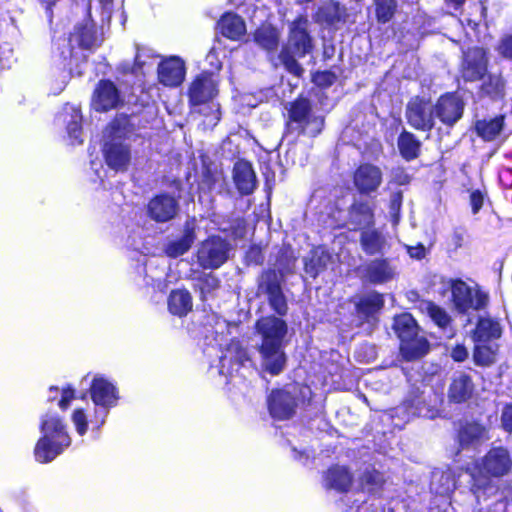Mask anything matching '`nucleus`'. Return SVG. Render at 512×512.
Segmentation results:
<instances>
[{"mask_svg": "<svg viewBox=\"0 0 512 512\" xmlns=\"http://www.w3.org/2000/svg\"><path fill=\"white\" fill-rule=\"evenodd\" d=\"M256 331L261 337L258 351L262 368L271 375H278L286 364L283 340L287 333V325L280 318L267 316L256 322Z\"/></svg>", "mask_w": 512, "mask_h": 512, "instance_id": "obj_1", "label": "nucleus"}, {"mask_svg": "<svg viewBox=\"0 0 512 512\" xmlns=\"http://www.w3.org/2000/svg\"><path fill=\"white\" fill-rule=\"evenodd\" d=\"M511 465L512 461L506 449L502 447L491 449L481 462H476L472 468H468L473 496L480 501L481 498L495 494L497 488L489 477L506 475Z\"/></svg>", "mask_w": 512, "mask_h": 512, "instance_id": "obj_2", "label": "nucleus"}, {"mask_svg": "<svg viewBox=\"0 0 512 512\" xmlns=\"http://www.w3.org/2000/svg\"><path fill=\"white\" fill-rule=\"evenodd\" d=\"M131 133L130 119L123 114L116 116L104 131V159L107 166L115 172H125L129 168L131 149L128 140Z\"/></svg>", "mask_w": 512, "mask_h": 512, "instance_id": "obj_3", "label": "nucleus"}, {"mask_svg": "<svg viewBox=\"0 0 512 512\" xmlns=\"http://www.w3.org/2000/svg\"><path fill=\"white\" fill-rule=\"evenodd\" d=\"M41 438L37 441L34 456L39 463H49L68 448L71 438L64 420L56 412H47L41 418Z\"/></svg>", "mask_w": 512, "mask_h": 512, "instance_id": "obj_4", "label": "nucleus"}, {"mask_svg": "<svg viewBox=\"0 0 512 512\" xmlns=\"http://www.w3.org/2000/svg\"><path fill=\"white\" fill-rule=\"evenodd\" d=\"M308 21L299 17L290 27L288 44L283 47L279 60L285 69L294 76L300 77L304 69L297 62L296 57L302 58L312 50V39L307 32Z\"/></svg>", "mask_w": 512, "mask_h": 512, "instance_id": "obj_5", "label": "nucleus"}, {"mask_svg": "<svg viewBox=\"0 0 512 512\" xmlns=\"http://www.w3.org/2000/svg\"><path fill=\"white\" fill-rule=\"evenodd\" d=\"M393 329L400 339V352L407 361L423 357L429 350V343L419 335V327L415 319L408 313L394 318Z\"/></svg>", "mask_w": 512, "mask_h": 512, "instance_id": "obj_6", "label": "nucleus"}, {"mask_svg": "<svg viewBox=\"0 0 512 512\" xmlns=\"http://www.w3.org/2000/svg\"><path fill=\"white\" fill-rule=\"evenodd\" d=\"M89 393L96 407L91 423L99 429L104 425L110 409L118 404L119 391L111 379L97 374L92 379Z\"/></svg>", "mask_w": 512, "mask_h": 512, "instance_id": "obj_7", "label": "nucleus"}, {"mask_svg": "<svg viewBox=\"0 0 512 512\" xmlns=\"http://www.w3.org/2000/svg\"><path fill=\"white\" fill-rule=\"evenodd\" d=\"M324 125V119L312 113L309 100L300 98L291 103L289 118L286 125L285 138L295 134L315 137Z\"/></svg>", "mask_w": 512, "mask_h": 512, "instance_id": "obj_8", "label": "nucleus"}, {"mask_svg": "<svg viewBox=\"0 0 512 512\" xmlns=\"http://www.w3.org/2000/svg\"><path fill=\"white\" fill-rule=\"evenodd\" d=\"M445 285L451 290L452 301L459 312H466L469 309L480 310L488 302L486 293L472 288L462 280H448Z\"/></svg>", "mask_w": 512, "mask_h": 512, "instance_id": "obj_9", "label": "nucleus"}, {"mask_svg": "<svg viewBox=\"0 0 512 512\" xmlns=\"http://www.w3.org/2000/svg\"><path fill=\"white\" fill-rule=\"evenodd\" d=\"M230 244L220 236L203 241L197 251V262L204 269H217L228 259Z\"/></svg>", "mask_w": 512, "mask_h": 512, "instance_id": "obj_10", "label": "nucleus"}, {"mask_svg": "<svg viewBox=\"0 0 512 512\" xmlns=\"http://www.w3.org/2000/svg\"><path fill=\"white\" fill-rule=\"evenodd\" d=\"M406 119L415 129L430 131L435 124L434 104L420 97L412 98L406 107Z\"/></svg>", "mask_w": 512, "mask_h": 512, "instance_id": "obj_11", "label": "nucleus"}, {"mask_svg": "<svg viewBox=\"0 0 512 512\" xmlns=\"http://www.w3.org/2000/svg\"><path fill=\"white\" fill-rule=\"evenodd\" d=\"M179 210L178 199L167 192L155 195L146 206L147 216L156 223H167L173 220L178 215Z\"/></svg>", "mask_w": 512, "mask_h": 512, "instance_id": "obj_12", "label": "nucleus"}, {"mask_svg": "<svg viewBox=\"0 0 512 512\" xmlns=\"http://www.w3.org/2000/svg\"><path fill=\"white\" fill-rule=\"evenodd\" d=\"M86 9L89 13V18L84 20L83 23L77 24L69 37V43L72 48L77 46L82 49H95L103 41L102 34L98 33L95 23L91 19V11L93 9L91 2L87 3Z\"/></svg>", "mask_w": 512, "mask_h": 512, "instance_id": "obj_13", "label": "nucleus"}, {"mask_svg": "<svg viewBox=\"0 0 512 512\" xmlns=\"http://www.w3.org/2000/svg\"><path fill=\"white\" fill-rule=\"evenodd\" d=\"M260 288L267 294L270 307L280 316L286 315L288 305L281 288V281L275 271L262 275Z\"/></svg>", "mask_w": 512, "mask_h": 512, "instance_id": "obj_14", "label": "nucleus"}, {"mask_svg": "<svg viewBox=\"0 0 512 512\" xmlns=\"http://www.w3.org/2000/svg\"><path fill=\"white\" fill-rule=\"evenodd\" d=\"M251 364L247 351L241 346L238 340H231L225 352L220 356V373L233 376L239 369L246 368Z\"/></svg>", "mask_w": 512, "mask_h": 512, "instance_id": "obj_15", "label": "nucleus"}, {"mask_svg": "<svg viewBox=\"0 0 512 512\" xmlns=\"http://www.w3.org/2000/svg\"><path fill=\"white\" fill-rule=\"evenodd\" d=\"M463 110V101L453 93L441 96L434 105L435 118L448 127L454 126L461 119Z\"/></svg>", "mask_w": 512, "mask_h": 512, "instance_id": "obj_16", "label": "nucleus"}, {"mask_svg": "<svg viewBox=\"0 0 512 512\" xmlns=\"http://www.w3.org/2000/svg\"><path fill=\"white\" fill-rule=\"evenodd\" d=\"M157 73L161 84L167 87H177L185 79V63L178 56L166 57L158 64Z\"/></svg>", "mask_w": 512, "mask_h": 512, "instance_id": "obj_17", "label": "nucleus"}, {"mask_svg": "<svg viewBox=\"0 0 512 512\" xmlns=\"http://www.w3.org/2000/svg\"><path fill=\"white\" fill-rule=\"evenodd\" d=\"M217 94V80L213 74L202 73L195 78L189 88V98L193 105L212 100Z\"/></svg>", "mask_w": 512, "mask_h": 512, "instance_id": "obj_18", "label": "nucleus"}, {"mask_svg": "<svg viewBox=\"0 0 512 512\" xmlns=\"http://www.w3.org/2000/svg\"><path fill=\"white\" fill-rule=\"evenodd\" d=\"M487 70V59L482 48L474 47L464 53L462 76L467 81L481 79Z\"/></svg>", "mask_w": 512, "mask_h": 512, "instance_id": "obj_19", "label": "nucleus"}, {"mask_svg": "<svg viewBox=\"0 0 512 512\" xmlns=\"http://www.w3.org/2000/svg\"><path fill=\"white\" fill-rule=\"evenodd\" d=\"M268 408L274 419L286 420L295 413L296 401L286 390H275L268 397Z\"/></svg>", "mask_w": 512, "mask_h": 512, "instance_id": "obj_20", "label": "nucleus"}, {"mask_svg": "<svg viewBox=\"0 0 512 512\" xmlns=\"http://www.w3.org/2000/svg\"><path fill=\"white\" fill-rule=\"evenodd\" d=\"M382 183V171L372 164L360 165L354 173V185L362 194L375 192Z\"/></svg>", "mask_w": 512, "mask_h": 512, "instance_id": "obj_21", "label": "nucleus"}, {"mask_svg": "<svg viewBox=\"0 0 512 512\" xmlns=\"http://www.w3.org/2000/svg\"><path fill=\"white\" fill-rule=\"evenodd\" d=\"M119 103L120 95L116 86L111 81H100L93 94V108L104 112L116 108Z\"/></svg>", "mask_w": 512, "mask_h": 512, "instance_id": "obj_22", "label": "nucleus"}, {"mask_svg": "<svg viewBox=\"0 0 512 512\" xmlns=\"http://www.w3.org/2000/svg\"><path fill=\"white\" fill-rule=\"evenodd\" d=\"M81 120L80 110L71 105H65L55 119L58 125H65L72 144L82 143Z\"/></svg>", "mask_w": 512, "mask_h": 512, "instance_id": "obj_23", "label": "nucleus"}, {"mask_svg": "<svg viewBox=\"0 0 512 512\" xmlns=\"http://www.w3.org/2000/svg\"><path fill=\"white\" fill-rule=\"evenodd\" d=\"M474 383L469 374L456 372L453 374L449 389L448 398L455 403L467 401L474 392Z\"/></svg>", "mask_w": 512, "mask_h": 512, "instance_id": "obj_24", "label": "nucleus"}, {"mask_svg": "<svg viewBox=\"0 0 512 512\" xmlns=\"http://www.w3.org/2000/svg\"><path fill=\"white\" fill-rule=\"evenodd\" d=\"M233 180L238 191L243 195L251 194L256 188V175L252 165L247 161H237L233 168Z\"/></svg>", "mask_w": 512, "mask_h": 512, "instance_id": "obj_25", "label": "nucleus"}, {"mask_svg": "<svg viewBox=\"0 0 512 512\" xmlns=\"http://www.w3.org/2000/svg\"><path fill=\"white\" fill-rule=\"evenodd\" d=\"M374 209L367 200L355 199L348 210V223L353 229L369 226L373 223Z\"/></svg>", "mask_w": 512, "mask_h": 512, "instance_id": "obj_26", "label": "nucleus"}, {"mask_svg": "<svg viewBox=\"0 0 512 512\" xmlns=\"http://www.w3.org/2000/svg\"><path fill=\"white\" fill-rule=\"evenodd\" d=\"M502 328L500 323L489 316L479 317L472 334L475 343H485L500 338Z\"/></svg>", "mask_w": 512, "mask_h": 512, "instance_id": "obj_27", "label": "nucleus"}, {"mask_svg": "<svg viewBox=\"0 0 512 512\" xmlns=\"http://www.w3.org/2000/svg\"><path fill=\"white\" fill-rule=\"evenodd\" d=\"M395 268L387 260H373L365 267V277L373 284H382L392 280Z\"/></svg>", "mask_w": 512, "mask_h": 512, "instance_id": "obj_28", "label": "nucleus"}, {"mask_svg": "<svg viewBox=\"0 0 512 512\" xmlns=\"http://www.w3.org/2000/svg\"><path fill=\"white\" fill-rule=\"evenodd\" d=\"M195 238L194 229L189 224H186L180 237L167 241L164 251L168 257L177 258L191 248Z\"/></svg>", "mask_w": 512, "mask_h": 512, "instance_id": "obj_29", "label": "nucleus"}, {"mask_svg": "<svg viewBox=\"0 0 512 512\" xmlns=\"http://www.w3.org/2000/svg\"><path fill=\"white\" fill-rule=\"evenodd\" d=\"M333 262V255L324 246L315 247L310 257L305 260V271L315 278L321 271L326 269Z\"/></svg>", "mask_w": 512, "mask_h": 512, "instance_id": "obj_30", "label": "nucleus"}, {"mask_svg": "<svg viewBox=\"0 0 512 512\" xmlns=\"http://www.w3.org/2000/svg\"><path fill=\"white\" fill-rule=\"evenodd\" d=\"M352 483V476L344 466L330 468L324 478V485L327 489H334L338 492H345Z\"/></svg>", "mask_w": 512, "mask_h": 512, "instance_id": "obj_31", "label": "nucleus"}, {"mask_svg": "<svg viewBox=\"0 0 512 512\" xmlns=\"http://www.w3.org/2000/svg\"><path fill=\"white\" fill-rule=\"evenodd\" d=\"M218 26L222 35L231 40H239L246 32L243 19L233 13L224 14L219 20Z\"/></svg>", "mask_w": 512, "mask_h": 512, "instance_id": "obj_32", "label": "nucleus"}, {"mask_svg": "<svg viewBox=\"0 0 512 512\" xmlns=\"http://www.w3.org/2000/svg\"><path fill=\"white\" fill-rule=\"evenodd\" d=\"M504 115H497L493 118L478 120L475 123V130L479 137L485 141H493L500 135L504 127Z\"/></svg>", "mask_w": 512, "mask_h": 512, "instance_id": "obj_33", "label": "nucleus"}, {"mask_svg": "<svg viewBox=\"0 0 512 512\" xmlns=\"http://www.w3.org/2000/svg\"><path fill=\"white\" fill-rule=\"evenodd\" d=\"M169 311L177 316H184L192 309V297L187 290H174L168 298Z\"/></svg>", "mask_w": 512, "mask_h": 512, "instance_id": "obj_34", "label": "nucleus"}, {"mask_svg": "<svg viewBox=\"0 0 512 512\" xmlns=\"http://www.w3.org/2000/svg\"><path fill=\"white\" fill-rule=\"evenodd\" d=\"M487 439L486 429L478 423H468L459 431V443L462 448L478 444Z\"/></svg>", "mask_w": 512, "mask_h": 512, "instance_id": "obj_35", "label": "nucleus"}, {"mask_svg": "<svg viewBox=\"0 0 512 512\" xmlns=\"http://www.w3.org/2000/svg\"><path fill=\"white\" fill-rule=\"evenodd\" d=\"M254 40L263 49L273 51L279 44V32L270 25H264L256 30Z\"/></svg>", "mask_w": 512, "mask_h": 512, "instance_id": "obj_36", "label": "nucleus"}, {"mask_svg": "<svg viewBox=\"0 0 512 512\" xmlns=\"http://www.w3.org/2000/svg\"><path fill=\"white\" fill-rule=\"evenodd\" d=\"M420 309L422 312L426 313L439 328L446 330L450 326L451 317L449 314L433 302L423 301L420 304Z\"/></svg>", "mask_w": 512, "mask_h": 512, "instance_id": "obj_37", "label": "nucleus"}, {"mask_svg": "<svg viewBox=\"0 0 512 512\" xmlns=\"http://www.w3.org/2000/svg\"><path fill=\"white\" fill-rule=\"evenodd\" d=\"M481 92L493 100L503 99L505 96V82L500 75H489L481 85Z\"/></svg>", "mask_w": 512, "mask_h": 512, "instance_id": "obj_38", "label": "nucleus"}, {"mask_svg": "<svg viewBox=\"0 0 512 512\" xmlns=\"http://www.w3.org/2000/svg\"><path fill=\"white\" fill-rule=\"evenodd\" d=\"M398 148L406 160L415 159L420 150V142L409 132H403L398 138Z\"/></svg>", "mask_w": 512, "mask_h": 512, "instance_id": "obj_39", "label": "nucleus"}, {"mask_svg": "<svg viewBox=\"0 0 512 512\" xmlns=\"http://www.w3.org/2000/svg\"><path fill=\"white\" fill-rule=\"evenodd\" d=\"M360 241L363 250L370 255L380 253L384 246V238L374 230L363 231Z\"/></svg>", "mask_w": 512, "mask_h": 512, "instance_id": "obj_40", "label": "nucleus"}, {"mask_svg": "<svg viewBox=\"0 0 512 512\" xmlns=\"http://www.w3.org/2000/svg\"><path fill=\"white\" fill-rule=\"evenodd\" d=\"M383 305V296L377 292H372L362 297L357 307L359 312L370 316L379 311Z\"/></svg>", "mask_w": 512, "mask_h": 512, "instance_id": "obj_41", "label": "nucleus"}, {"mask_svg": "<svg viewBox=\"0 0 512 512\" xmlns=\"http://www.w3.org/2000/svg\"><path fill=\"white\" fill-rule=\"evenodd\" d=\"M496 349L493 346L477 343L473 358L474 362L479 366H489L495 362Z\"/></svg>", "mask_w": 512, "mask_h": 512, "instance_id": "obj_42", "label": "nucleus"}, {"mask_svg": "<svg viewBox=\"0 0 512 512\" xmlns=\"http://www.w3.org/2000/svg\"><path fill=\"white\" fill-rule=\"evenodd\" d=\"M383 484V476L380 472L372 469L366 470L361 479V486L363 490H367L369 493L375 492Z\"/></svg>", "mask_w": 512, "mask_h": 512, "instance_id": "obj_43", "label": "nucleus"}, {"mask_svg": "<svg viewBox=\"0 0 512 512\" xmlns=\"http://www.w3.org/2000/svg\"><path fill=\"white\" fill-rule=\"evenodd\" d=\"M219 286L218 278L212 273L203 274L197 280V287L199 288L202 298L204 299L206 295L212 293Z\"/></svg>", "mask_w": 512, "mask_h": 512, "instance_id": "obj_44", "label": "nucleus"}, {"mask_svg": "<svg viewBox=\"0 0 512 512\" xmlns=\"http://www.w3.org/2000/svg\"><path fill=\"white\" fill-rule=\"evenodd\" d=\"M71 421L78 435L83 436L88 430V417L84 409L77 408L72 412Z\"/></svg>", "mask_w": 512, "mask_h": 512, "instance_id": "obj_45", "label": "nucleus"}, {"mask_svg": "<svg viewBox=\"0 0 512 512\" xmlns=\"http://www.w3.org/2000/svg\"><path fill=\"white\" fill-rule=\"evenodd\" d=\"M440 487H435V481L433 480L432 486L436 493L440 495H449L455 489V481L450 472H443L439 477Z\"/></svg>", "mask_w": 512, "mask_h": 512, "instance_id": "obj_46", "label": "nucleus"}, {"mask_svg": "<svg viewBox=\"0 0 512 512\" xmlns=\"http://www.w3.org/2000/svg\"><path fill=\"white\" fill-rule=\"evenodd\" d=\"M355 512H392V510L389 508L386 511L383 508L382 501L373 497L363 500L360 505H357Z\"/></svg>", "mask_w": 512, "mask_h": 512, "instance_id": "obj_47", "label": "nucleus"}, {"mask_svg": "<svg viewBox=\"0 0 512 512\" xmlns=\"http://www.w3.org/2000/svg\"><path fill=\"white\" fill-rule=\"evenodd\" d=\"M70 79V72L67 70H62L59 72L54 79L51 80V88L50 92L54 95L60 94L64 88L66 87L68 81Z\"/></svg>", "mask_w": 512, "mask_h": 512, "instance_id": "obj_48", "label": "nucleus"}, {"mask_svg": "<svg viewBox=\"0 0 512 512\" xmlns=\"http://www.w3.org/2000/svg\"><path fill=\"white\" fill-rule=\"evenodd\" d=\"M395 11V2H377L376 14L380 22H387Z\"/></svg>", "mask_w": 512, "mask_h": 512, "instance_id": "obj_49", "label": "nucleus"}, {"mask_svg": "<svg viewBox=\"0 0 512 512\" xmlns=\"http://www.w3.org/2000/svg\"><path fill=\"white\" fill-rule=\"evenodd\" d=\"M149 58H151V51L149 49L137 48L135 64L134 67L132 68V72L136 73L137 70L142 69L145 65H147Z\"/></svg>", "mask_w": 512, "mask_h": 512, "instance_id": "obj_50", "label": "nucleus"}, {"mask_svg": "<svg viewBox=\"0 0 512 512\" xmlns=\"http://www.w3.org/2000/svg\"><path fill=\"white\" fill-rule=\"evenodd\" d=\"M60 393L61 397L58 401V406L62 410H66L70 406L72 400L75 398V390L70 386H67L62 388Z\"/></svg>", "mask_w": 512, "mask_h": 512, "instance_id": "obj_51", "label": "nucleus"}, {"mask_svg": "<svg viewBox=\"0 0 512 512\" xmlns=\"http://www.w3.org/2000/svg\"><path fill=\"white\" fill-rule=\"evenodd\" d=\"M402 204V194L394 193L390 198V215L396 223L399 219V212Z\"/></svg>", "mask_w": 512, "mask_h": 512, "instance_id": "obj_52", "label": "nucleus"}, {"mask_svg": "<svg viewBox=\"0 0 512 512\" xmlns=\"http://www.w3.org/2000/svg\"><path fill=\"white\" fill-rule=\"evenodd\" d=\"M501 425L507 432H512V403L506 405L501 414Z\"/></svg>", "mask_w": 512, "mask_h": 512, "instance_id": "obj_53", "label": "nucleus"}, {"mask_svg": "<svg viewBox=\"0 0 512 512\" xmlns=\"http://www.w3.org/2000/svg\"><path fill=\"white\" fill-rule=\"evenodd\" d=\"M246 260L249 264H261L264 260L261 248L252 246L246 253Z\"/></svg>", "mask_w": 512, "mask_h": 512, "instance_id": "obj_54", "label": "nucleus"}, {"mask_svg": "<svg viewBox=\"0 0 512 512\" xmlns=\"http://www.w3.org/2000/svg\"><path fill=\"white\" fill-rule=\"evenodd\" d=\"M498 50L504 57L512 59V33L502 38Z\"/></svg>", "mask_w": 512, "mask_h": 512, "instance_id": "obj_55", "label": "nucleus"}, {"mask_svg": "<svg viewBox=\"0 0 512 512\" xmlns=\"http://www.w3.org/2000/svg\"><path fill=\"white\" fill-rule=\"evenodd\" d=\"M468 350L464 345L458 344L452 348L450 356L454 361L463 362L468 357Z\"/></svg>", "mask_w": 512, "mask_h": 512, "instance_id": "obj_56", "label": "nucleus"}, {"mask_svg": "<svg viewBox=\"0 0 512 512\" xmlns=\"http://www.w3.org/2000/svg\"><path fill=\"white\" fill-rule=\"evenodd\" d=\"M470 203L472 207L473 214H476L479 212V210L483 206V196L479 191H474L470 195Z\"/></svg>", "mask_w": 512, "mask_h": 512, "instance_id": "obj_57", "label": "nucleus"}, {"mask_svg": "<svg viewBox=\"0 0 512 512\" xmlns=\"http://www.w3.org/2000/svg\"><path fill=\"white\" fill-rule=\"evenodd\" d=\"M113 2H102V1H99V2H96V7L95 9L96 10H100L101 11V20L102 22H104L105 20L109 21L110 18H111V4Z\"/></svg>", "mask_w": 512, "mask_h": 512, "instance_id": "obj_58", "label": "nucleus"}, {"mask_svg": "<svg viewBox=\"0 0 512 512\" xmlns=\"http://www.w3.org/2000/svg\"><path fill=\"white\" fill-rule=\"evenodd\" d=\"M407 251L412 258L418 260L424 258L426 255V249L422 244H418L417 246H408Z\"/></svg>", "mask_w": 512, "mask_h": 512, "instance_id": "obj_59", "label": "nucleus"}, {"mask_svg": "<svg viewBox=\"0 0 512 512\" xmlns=\"http://www.w3.org/2000/svg\"><path fill=\"white\" fill-rule=\"evenodd\" d=\"M420 404V401H417V407L412 412L414 415H418L420 417H426V418H433L435 417V411L425 408L424 406H418Z\"/></svg>", "mask_w": 512, "mask_h": 512, "instance_id": "obj_60", "label": "nucleus"}, {"mask_svg": "<svg viewBox=\"0 0 512 512\" xmlns=\"http://www.w3.org/2000/svg\"><path fill=\"white\" fill-rule=\"evenodd\" d=\"M206 59L210 62L214 69L219 70L221 68V63L219 62L216 52L213 49L210 50V52L207 54Z\"/></svg>", "mask_w": 512, "mask_h": 512, "instance_id": "obj_61", "label": "nucleus"}, {"mask_svg": "<svg viewBox=\"0 0 512 512\" xmlns=\"http://www.w3.org/2000/svg\"><path fill=\"white\" fill-rule=\"evenodd\" d=\"M463 241H464V238H463L462 233L454 232V234L451 237V245H453V247L455 249H458L463 245Z\"/></svg>", "mask_w": 512, "mask_h": 512, "instance_id": "obj_62", "label": "nucleus"}, {"mask_svg": "<svg viewBox=\"0 0 512 512\" xmlns=\"http://www.w3.org/2000/svg\"><path fill=\"white\" fill-rule=\"evenodd\" d=\"M294 453H295V458H299L301 459L302 457L305 456L306 459L310 458L311 454L307 451H301V452H298L296 449H293Z\"/></svg>", "mask_w": 512, "mask_h": 512, "instance_id": "obj_63", "label": "nucleus"}, {"mask_svg": "<svg viewBox=\"0 0 512 512\" xmlns=\"http://www.w3.org/2000/svg\"><path fill=\"white\" fill-rule=\"evenodd\" d=\"M59 393V389L57 387L50 388L49 401H54L56 399L57 394Z\"/></svg>", "mask_w": 512, "mask_h": 512, "instance_id": "obj_64", "label": "nucleus"}]
</instances>
